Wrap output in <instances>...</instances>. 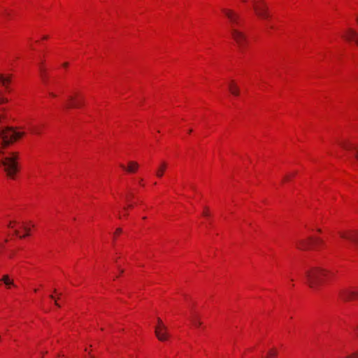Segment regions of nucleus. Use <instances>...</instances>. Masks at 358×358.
<instances>
[{
    "label": "nucleus",
    "mask_w": 358,
    "mask_h": 358,
    "mask_svg": "<svg viewBox=\"0 0 358 358\" xmlns=\"http://www.w3.org/2000/svg\"><path fill=\"white\" fill-rule=\"evenodd\" d=\"M10 81V76L5 77L3 74H0V83L2 84V85L5 86L7 90L8 89V83H9Z\"/></svg>",
    "instance_id": "f3484780"
},
{
    "label": "nucleus",
    "mask_w": 358,
    "mask_h": 358,
    "mask_svg": "<svg viewBox=\"0 0 358 358\" xmlns=\"http://www.w3.org/2000/svg\"><path fill=\"white\" fill-rule=\"evenodd\" d=\"M189 320L195 327H199L202 325V322L201 320L200 316L193 309L191 310Z\"/></svg>",
    "instance_id": "9b49d317"
},
{
    "label": "nucleus",
    "mask_w": 358,
    "mask_h": 358,
    "mask_svg": "<svg viewBox=\"0 0 358 358\" xmlns=\"http://www.w3.org/2000/svg\"><path fill=\"white\" fill-rule=\"evenodd\" d=\"M24 133L15 131L11 127L0 129V145L1 148H6L10 144L23 136Z\"/></svg>",
    "instance_id": "7ed1b4c3"
},
{
    "label": "nucleus",
    "mask_w": 358,
    "mask_h": 358,
    "mask_svg": "<svg viewBox=\"0 0 358 358\" xmlns=\"http://www.w3.org/2000/svg\"><path fill=\"white\" fill-rule=\"evenodd\" d=\"M338 294L340 298L345 301L358 299V288L343 289L340 290Z\"/></svg>",
    "instance_id": "0eeeda50"
},
{
    "label": "nucleus",
    "mask_w": 358,
    "mask_h": 358,
    "mask_svg": "<svg viewBox=\"0 0 358 358\" xmlns=\"http://www.w3.org/2000/svg\"><path fill=\"white\" fill-rule=\"evenodd\" d=\"M158 324L155 327V335L161 341H166L169 336L167 327L163 324L160 318H157Z\"/></svg>",
    "instance_id": "423d86ee"
},
{
    "label": "nucleus",
    "mask_w": 358,
    "mask_h": 358,
    "mask_svg": "<svg viewBox=\"0 0 358 358\" xmlns=\"http://www.w3.org/2000/svg\"><path fill=\"white\" fill-rule=\"evenodd\" d=\"M192 131V129H189V133H191Z\"/></svg>",
    "instance_id": "c9c22d12"
},
{
    "label": "nucleus",
    "mask_w": 358,
    "mask_h": 358,
    "mask_svg": "<svg viewBox=\"0 0 358 358\" xmlns=\"http://www.w3.org/2000/svg\"><path fill=\"white\" fill-rule=\"evenodd\" d=\"M331 273L318 266L311 267L305 273L306 284L313 289L317 290L326 279H328Z\"/></svg>",
    "instance_id": "f257e3e1"
},
{
    "label": "nucleus",
    "mask_w": 358,
    "mask_h": 358,
    "mask_svg": "<svg viewBox=\"0 0 358 358\" xmlns=\"http://www.w3.org/2000/svg\"><path fill=\"white\" fill-rule=\"evenodd\" d=\"M268 355L271 357H274L276 356V352H273V351H270L268 352Z\"/></svg>",
    "instance_id": "b1692460"
},
{
    "label": "nucleus",
    "mask_w": 358,
    "mask_h": 358,
    "mask_svg": "<svg viewBox=\"0 0 358 358\" xmlns=\"http://www.w3.org/2000/svg\"><path fill=\"white\" fill-rule=\"evenodd\" d=\"M15 234L17 236H18V231H15Z\"/></svg>",
    "instance_id": "f704fd0d"
},
{
    "label": "nucleus",
    "mask_w": 358,
    "mask_h": 358,
    "mask_svg": "<svg viewBox=\"0 0 358 358\" xmlns=\"http://www.w3.org/2000/svg\"><path fill=\"white\" fill-rule=\"evenodd\" d=\"M55 306H57V307H60V305L58 303V302H57V300H55Z\"/></svg>",
    "instance_id": "c85d7f7f"
},
{
    "label": "nucleus",
    "mask_w": 358,
    "mask_h": 358,
    "mask_svg": "<svg viewBox=\"0 0 358 358\" xmlns=\"http://www.w3.org/2000/svg\"><path fill=\"white\" fill-rule=\"evenodd\" d=\"M290 177H291V176H289V175L285 176L284 179H283V182L288 181L290 179Z\"/></svg>",
    "instance_id": "a878e982"
},
{
    "label": "nucleus",
    "mask_w": 358,
    "mask_h": 358,
    "mask_svg": "<svg viewBox=\"0 0 358 358\" xmlns=\"http://www.w3.org/2000/svg\"><path fill=\"white\" fill-rule=\"evenodd\" d=\"M5 15H6V16H9V15H10V14H9V13H8V12L6 11V12H5Z\"/></svg>",
    "instance_id": "c756f323"
},
{
    "label": "nucleus",
    "mask_w": 358,
    "mask_h": 358,
    "mask_svg": "<svg viewBox=\"0 0 358 358\" xmlns=\"http://www.w3.org/2000/svg\"><path fill=\"white\" fill-rule=\"evenodd\" d=\"M323 244V241L320 238L309 237L307 239L298 240L296 242V248L301 250L310 248H317Z\"/></svg>",
    "instance_id": "20e7f679"
},
{
    "label": "nucleus",
    "mask_w": 358,
    "mask_h": 358,
    "mask_svg": "<svg viewBox=\"0 0 358 358\" xmlns=\"http://www.w3.org/2000/svg\"><path fill=\"white\" fill-rule=\"evenodd\" d=\"M229 90L231 94L236 96H238L240 94V90L233 80L229 83Z\"/></svg>",
    "instance_id": "ddd939ff"
},
{
    "label": "nucleus",
    "mask_w": 358,
    "mask_h": 358,
    "mask_svg": "<svg viewBox=\"0 0 358 358\" xmlns=\"http://www.w3.org/2000/svg\"><path fill=\"white\" fill-rule=\"evenodd\" d=\"M222 11L231 23V34L232 38L240 48H243L247 42L246 36L234 27V25L239 24V15L231 10L223 9Z\"/></svg>",
    "instance_id": "f03ea898"
},
{
    "label": "nucleus",
    "mask_w": 358,
    "mask_h": 358,
    "mask_svg": "<svg viewBox=\"0 0 358 358\" xmlns=\"http://www.w3.org/2000/svg\"><path fill=\"white\" fill-rule=\"evenodd\" d=\"M23 229L27 231V234H26L25 235L22 236H20V238H24V237H25V236H29V228H27V227H25V226H23Z\"/></svg>",
    "instance_id": "aec40b11"
},
{
    "label": "nucleus",
    "mask_w": 358,
    "mask_h": 358,
    "mask_svg": "<svg viewBox=\"0 0 358 358\" xmlns=\"http://www.w3.org/2000/svg\"><path fill=\"white\" fill-rule=\"evenodd\" d=\"M63 66H64V67L68 66V63H66H66H64V64H63Z\"/></svg>",
    "instance_id": "7c9ffc66"
},
{
    "label": "nucleus",
    "mask_w": 358,
    "mask_h": 358,
    "mask_svg": "<svg viewBox=\"0 0 358 358\" xmlns=\"http://www.w3.org/2000/svg\"><path fill=\"white\" fill-rule=\"evenodd\" d=\"M10 278L8 275H4L1 279V281L3 282V283L6 285H8V282L10 280Z\"/></svg>",
    "instance_id": "6ab92c4d"
},
{
    "label": "nucleus",
    "mask_w": 358,
    "mask_h": 358,
    "mask_svg": "<svg viewBox=\"0 0 358 358\" xmlns=\"http://www.w3.org/2000/svg\"><path fill=\"white\" fill-rule=\"evenodd\" d=\"M242 1H243V2H246V1H247V0H242Z\"/></svg>",
    "instance_id": "e433bc0d"
},
{
    "label": "nucleus",
    "mask_w": 358,
    "mask_h": 358,
    "mask_svg": "<svg viewBox=\"0 0 358 358\" xmlns=\"http://www.w3.org/2000/svg\"><path fill=\"white\" fill-rule=\"evenodd\" d=\"M42 126L39 125H31L29 130L32 134H40L41 133Z\"/></svg>",
    "instance_id": "a211bd4d"
},
{
    "label": "nucleus",
    "mask_w": 358,
    "mask_h": 358,
    "mask_svg": "<svg viewBox=\"0 0 358 358\" xmlns=\"http://www.w3.org/2000/svg\"><path fill=\"white\" fill-rule=\"evenodd\" d=\"M121 167L129 173H134L138 169V164L135 162H130L127 169L123 165H121Z\"/></svg>",
    "instance_id": "2eb2a0df"
},
{
    "label": "nucleus",
    "mask_w": 358,
    "mask_h": 358,
    "mask_svg": "<svg viewBox=\"0 0 358 358\" xmlns=\"http://www.w3.org/2000/svg\"><path fill=\"white\" fill-rule=\"evenodd\" d=\"M357 334H358V327H357Z\"/></svg>",
    "instance_id": "4c0bfd02"
},
{
    "label": "nucleus",
    "mask_w": 358,
    "mask_h": 358,
    "mask_svg": "<svg viewBox=\"0 0 358 358\" xmlns=\"http://www.w3.org/2000/svg\"><path fill=\"white\" fill-rule=\"evenodd\" d=\"M50 297L52 299H55V297L53 295H50Z\"/></svg>",
    "instance_id": "2f4dec72"
},
{
    "label": "nucleus",
    "mask_w": 358,
    "mask_h": 358,
    "mask_svg": "<svg viewBox=\"0 0 358 358\" xmlns=\"http://www.w3.org/2000/svg\"><path fill=\"white\" fill-rule=\"evenodd\" d=\"M68 103L66 105V108H79L81 106L83 101L80 99H76L73 96H69L68 97Z\"/></svg>",
    "instance_id": "1a4fd4ad"
},
{
    "label": "nucleus",
    "mask_w": 358,
    "mask_h": 358,
    "mask_svg": "<svg viewBox=\"0 0 358 358\" xmlns=\"http://www.w3.org/2000/svg\"><path fill=\"white\" fill-rule=\"evenodd\" d=\"M341 146L346 150H355V157L357 159H358V150L354 145L345 143H342Z\"/></svg>",
    "instance_id": "dca6fc26"
},
{
    "label": "nucleus",
    "mask_w": 358,
    "mask_h": 358,
    "mask_svg": "<svg viewBox=\"0 0 358 358\" xmlns=\"http://www.w3.org/2000/svg\"><path fill=\"white\" fill-rule=\"evenodd\" d=\"M357 23H358V18L357 19Z\"/></svg>",
    "instance_id": "58836bf2"
},
{
    "label": "nucleus",
    "mask_w": 358,
    "mask_h": 358,
    "mask_svg": "<svg viewBox=\"0 0 358 358\" xmlns=\"http://www.w3.org/2000/svg\"><path fill=\"white\" fill-rule=\"evenodd\" d=\"M253 8L259 17L265 20L270 17L268 6L263 0H257L255 1Z\"/></svg>",
    "instance_id": "39448f33"
},
{
    "label": "nucleus",
    "mask_w": 358,
    "mask_h": 358,
    "mask_svg": "<svg viewBox=\"0 0 358 358\" xmlns=\"http://www.w3.org/2000/svg\"><path fill=\"white\" fill-rule=\"evenodd\" d=\"M120 233H122V229H120V228H117V229H116V231H115V235H117V234H120Z\"/></svg>",
    "instance_id": "bb28decb"
},
{
    "label": "nucleus",
    "mask_w": 358,
    "mask_h": 358,
    "mask_svg": "<svg viewBox=\"0 0 358 358\" xmlns=\"http://www.w3.org/2000/svg\"><path fill=\"white\" fill-rule=\"evenodd\" d=\"M8 288H9L10 286H14L15 287V284H14V282L13 280H10L8 282V285H6Z\"/></svg>",
    "instance_id": "412c9836"
},
{
    "label": "nucleus",
    "mask_w": 358,
    "mask_h": 358,
    "mask_svg": "<svg viewBox=\"0 0 358 358\" xmlns=\"http://www.w3.org/2000/svg\"><path fill=\"white\" fill-rule=\"evenodd\" d=\"M8 227H13V226L11 225V222L9 223Z\"/></svg>",
    "instance_id": "473e14b6"
},
{
    "label": "nucleus",
    "mask_w": 358,
    "mask_h": 358,
    "mask_svg": "<svg viewBox=\"0 0 358 358\" xmlns=\"http://www.w3.org/2000/svg\"><path fill=\"white\" fill-rule=\"evenodd\" d=\"M43 39H47V38H48V36H43Z\"/></svg>",
    "instance_id": "72a5a7b5"
},
{
    "label": "nucleus",
    "mask_w": 358,
    "mask_h": 358,
    "mask_svg": "<svg viewBox=\"0 0 358 358\" xmlns=\"http://www.w3.org/2000/svg\"><path fill=\"white\" fill-rule=\"evenodd\" d=\"M167 168V163L165 162H161L158 167L156 169L155 174L158 178H162L164 175V171Z\"/></svg>",
    "instance_id": "f8f14e48"
},
{
    "label": "nucleus",
    "mask_w": 358,
    "mask_h": 358,
    "mask_svg": "<svg viewBox=\"0 0 358 358\" xmlns=\"http://www.w3.org/2000/svg\"><path fill=\"white\" fill-rule=\"evenodd\" d=\"M8 102V99L6 98L2 97L0 96V104Z\"/></svg>",
    "instance_id": "4be33fe9"
},
{
    "label": "nucleus",
    "mask_w": 358,
    "mask_h": 358,
    "mask_svg": "<svg viewBox=\"0 0 358 358\" xmlns=\"http://www.w3.org/2000/svg\"><path fill=\"white\" fill-rule=\"evenodd\" d=\"M343 37L348 41H353L358 45V34L354 29H348Z\"/></svg>",
    "instance_id": "9d476101"
},
{
    "label": "nucleus",
    "mask_w": 358,
    "mask_h": 358,
    "mask_svg": "<svg viewBox=\"0 0 358 358\" xmlns=\"http://www.w3.org/2000/svg\"><path fill=\"white\" fill-rule=\"evenodd\" d=\"M50 95L52 97H55L56 96V94L53 92H50Z\"/></svg>",
    "instance_id": "cd10ccee"
},
{
    "label": "nucleus",
    "mask_w": 358,
    "mask_h": 358,
    "mask_svg": "<svg viewBox=\"0 0 358 358\" xmlns=\"http://www.w3.org/2000/svg\"><path fill=\"white\" fill-rule=\"evenodd\" d=\"M38 70H39L40 77L41 78L43 82L45 84H47L48 83V76H47L46 71L43 66V63H41L38 65Z\"/></svg>",
    "instance_id": "4468645a"
},
{
    "label": "nucleus",
    "mask_w": 358,
    "mask_h": 358,
    "mask_svg": "<svg viewBox=\"0 0 358 358\" xmlns=\"http://www.w3.org/2000/svg\"><path fill=\"white\" fill-rule=\"evenodd\" d=\"M340 236L358 245V231H346L339 232Z\"/></svg>",
    "instance_id": "6e6552de"
},
{
    "label": "nucleus",
    "mask_w": 358,
    "mask_h": 358,
    "mask_svg": "<svg viewBox=\"0 0 358 358\" xmlns=\"http://www.w3.org/2000/svg\"><path fill=\"white\" fill-rule=\"evenodd\" d=\"M348 358H358V352H355L352 355L348 356Z\"/></svg>",
    "instance_id": "5701e85b"
},
{
    "label": "nucleus",
    "mask_w": 358,
    "mask_h": 358,
    "mask_svg": "<svg viewBox=\"0 0 358 358\" xmlns=\"http://www.w3.org/2000/svg\"><path fill=\"white\" fill-rule=\"evenodd\" d=\"M203 215L204 216H208L209 215V213H208V209L206 208H205L204 210H203Z\"/></svg>",
    "instance_id": "393cba45"
}]
</instances>
